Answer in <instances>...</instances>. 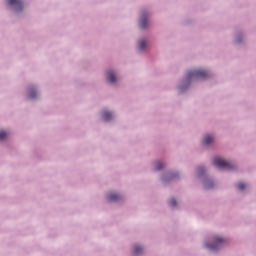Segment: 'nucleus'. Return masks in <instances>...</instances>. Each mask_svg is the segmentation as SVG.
I'll list each match as a JSON object with an SVG mask.
<instances>
[{
	"instance_id": "nucleus-7",
	"label": "nucleus",
	"mask_w": 256,
	"mask_h": 256,
	"mask_svg": "<svg viewBox=\"0 0 256 256\" xmlns=\"http://www.w3.org/2000/svg\"><path fill=\"white\" fill-rule=\"evenodd\" d=\"M139 27L140 29H145V27H147V16L142 15L140 19Z\"/></svg>"
},
{
	"instance_id": "nucleus-16",
	"label": "nucleus",
	"mask_w": 256,
	"mask_h": 256,
	"mask_svg": "<svg viewBox=\"0 0 256 256\" xmlns=\"http://www.w3.org/2000/svg\"><path fill=\"white\" fill-rule=\"evenodd\" d=\"M237 187L240 191H243V189H245V187H247V185H245V183H243V182H239Z\"/></svg>"
},
{
	"instance_id": "nucleus-10",
	"label": "nucleus",
	"mask_w": 256,
	"mask_h": 256,
	"mask_svg": "<svg viewBox=\"0 0 256 256\" xmlns=\"http://www.w3.org/2000/svg\"><path fill=\"white\" fill-rule=\"evenodd\" d=\"M102 117L104 121H111L113 114H111V112H104Z\"/></svg>"
},
{
	"instance_id": "nucleus-3",
	"label": "nucleus",
	"mask_w": 256,
	"mask_h": 256,
	"mask_svg": "<svg viewBox=\"0 0 256 256\" xmlns=\"http://www.w3.org/2000/svg\"><path fill=\"white\" fill-rule=\"evenodd\" d=\"M222 245H225V239L216 236L214 237V242L212 244H206V247L210 251H217V249H220Z\"/></svg>"
},
{
	"instance_id": "nucleus-4",
	"label": "nucleus",
	"mask_w": 256,
	"mask_h": 256,
	"mask_svg": "<svg viewBox=\"0 0 256 256\" xmlns=\"http://www.w3.org/2000/svg\"><path fill=\"white\" fill-rule=\"evenodd\" d=\"M8 4L14 7L16 12L23 11V2L21 0H8Z\"/></svg>"
},
{
	"instance_id": "nucleus-12",
	"label": "nucleus",
	"mask_w": 256,
	"mask_h": 256,
	"mask_svg": "<svg viewBox=\"0 0 256 256\" xmlns=\"http://www.w3.org/2000/svg\"><path fill=\"white\" fill-rule=\"evenodd\" d=\"M161 169H163V163L162 162H156L155 163V170L156 171H161Z\"/></svg>"
},
{
	"instance_id": "nucleus-9",
	"label": "nucleus",
	"mask_w": 256,
	"mask_h": 256,
	"mask_svg": "<svg viewBox=\"0 0 256 256\" xmlns=\"http://www.w3.org/2000/svg\"><path fill=\"white\" fill-rule=\"evenodd\" d=\"M134 255H141V253H143V247L136 245L134 246V251H133Z\"/></svg>"
},
{
	"instance_id": "nucleus-1",
	"label": "nucleus",
	"mask_w": 256,
	"mask_h": 256,
	"mask_svg": "<svg viewBox=\"0 0 256 256\" xmlns=\"http://www.w3.org/2000/svg\"><path fill=\"white\" fill-rule=\"evenodd\" d=\"M209 77V73L203 69L191 70L187 73V81L190 79H207Z\"/></svg>"
},
{
	"instance_id": "nucleus-2",
	"label": "nucleus",
	"mask_w": 256,
	"mask_h": 256,
	"mask_svg": "<svg viewBox=\"0 0 256 256\" xmlns=\"http://www.w3.org/2000/svg\"><path fill=\"white\" fill-rule=\"evenodd\" d=\"M215 167H218L219 169H228V170H231V169H234L235 168V165L227 162L226 160H224L223 158L221 157H216L214 158V161H213Z\"/></svg>"
},
{
	"instance_id": "nucleus-5",
	"label": "nucleus",
	"mask_w": 256,
	"mask_h": 256,
	"mask_svg": "<svg viewBox=\"0 0 256 256\" xmlns=\"http://www.w3.org/2000/svg\"><path fill=\"white\" fill-rule=\"evenodd\" d=\"M106 79H107V81H109V83H115V81H117V77L115 76V72L114 71H108Z\"/></svg>"
},
{
	"instance_id": "nucleus-11",
	"label": "nucleus",
	"mask_w": 256,
	"mask_h": 256,
	"mask_svg": "<svg viewBox=\"0 0 256 256\" xmlns=\"http://www.w3.org/2000/svg\"><path fill=\"white\" fill-rule=\"evenodd\" d=\"M29 99H35L37 97V92L33 89H30L28 92Z\"/></svg>"
},
{
	"instance_id": "nucleus-8",
	"label": "nucleus",
	"mask_w": 256,
	"mask_h": 256,
	"mask_svg": "<svg viewBox=\"0 0 256 256\" xmlns=\"http://www.w3.org/2000/svg\"><path fill=\"white\" fill-rule=\"evenodd\" d=\"M212 142H213V136H211V135L205 136L202 141L203 145H210V143H212Z\"/></svg>"
},
{
	"instance_id": "nucleus-14",
	"label": "nucleus",
	"mask_w": 256,
	"mask_h": 256,
	"mask_svg": "<svg viewBox=\"0 0 256 256\" xmlns=\"http://www.w3.org/2000/svg\"><path fill=\"white\" fill-rule=\"evenodd\" d=\"M170 207H177V201L174 198L169 200Z\"/></svg>"
},
{
	"instance_id": "nucleus-15",
	"label": "nucleus",
	"mask_w": 256,
	"mask_h": 256,
	"mask_svg": "<svg viewBox=\"0 0 256 256\" xmlns=\"http://www.w3.org/2000/svg\"><path fill=\"white\" fill-rule=\"evenodd\" d=\"M7 137V132L1 130L0 131V141H3Z\"/></svg>"
},
{
	"instance_id": "nucleus-17",
	"label": "nucleus",
	"mask_w": 256,
	"mask_h": 256,
	"mask_svg": "<svg viewBox=\"0 0 256 256\" xmlns=\"http://www.w3.org/2000/svg\"><path fill=\"white\" fill-rule=\"evenodd\" d=\"M211 187H213V183H206L205 184L206 189H211Z\"/></svg>"
},
{
	"instance_id": "nucleus-18",
	"label": "nucleus",
	"mask_w": 256,
	"mask_h": 256,
	"mask_svg": "<svg viewBox=\"0 0 256 256\" xmlns=\"http://www.w3.org/2000/svg\"><path fill=\"white\" fill-rule=\"evenodd\" d=\"M204 171H205V168H203V167L198 168L199 175H201V173H204Z\"/></svg>"
},
{
	"instance_id": "nucleus-13",
	"label": "nucleus",
	"mask_w": 256,
	"mask_h": 256,
	"mask_svg": "<svg viewBox=\"0 0 256 256\" xmlns=\"http://www.w3.org/2000/svg\"><path fill=\"white\" fill-rule=\"evenodd\" d=\"M138 47H139V50L140 51H143V49H145L146 47V44H145V41L144 40H141L138 44Z\"/></svg>"
},
{
	"instance_id": "nucleus-6",
	"label": "nucleus",
	"mask_w": 256,
	"mask_h": 256,
	"mask_svg": "<svg viewBox=\"0 0 256 256\" xmlns=\"http://www.w3.org/2000/svg\"><path fill=\"white\" fill-rule=\"evenodd\" d=\"M107 199L108 201H119L121 199V196L119 194L109 193L107 195Z\"/></svg>"
}]
</instances>
